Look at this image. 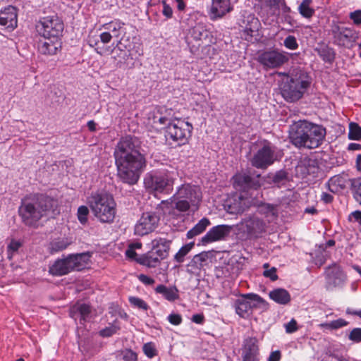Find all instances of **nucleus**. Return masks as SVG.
Instances as JSON below:
<instances>
[{"mask_svg":"<svg viewBox=\"0 0 361 361\" xmlns=\"http://www.w3.org/2000/svg\"><path fill=\"white\" fill-rule=\"evenodd\" d=\"M117 178L123 183L135 185L147 166L146 152L134 135L121 137L114 151Z\"/></svg>","mask_w":361,"mask_h":361,"instance_id":"obj_1","label":"nucleus"},{"mask_svg":"<svg viewBox=\"0 0 361 361\" xmlns=\"http://www.w3.org/2000/svg\"><path fill=\"white\" fill-rule=\"evenodd\" d=\"M260 176L252 177L247 174H238L233 177V186L241 191L240 194H233L226 198L223 204L229 214H237L255 203L261 187Z\"/></svg>","mask_w":361,"mask_h":361,"instance_id":"obj_2","label":"nucleus"},{"mask_svg":"<svg viewBox=\"0 0 361 361\" xmlns=\"http://www.w3.org/2000/svg\"><path fill=\"white\" fill-rule=\"evenodd\" d=\"M25 224H32L43 216L54 217L59 213L58 201L44 194H34L22 200L18 209Z\"/></svg>","mask_w":361,"mask_h":361,"instance_id":"obj_3","label":"nucleus"},{"mask_svg":"<svg viewBox=\"0 0 361 361\" xmlns=\"http://www.w3.org/2000/svg\"><path fill=\"white\" fill-rule=\"evenodd\" d=\"M326 133L322 126L300 120L290 126L289 139L296 147L314 149L322 145Z\"/></svg>","mask_w":361,"mask_h":361,"instance_id":"obj_4","label":"nucleus"},{"mask_svg":"<svg viewBox=\"0 0 361 361\" xmlns=\"http://www.w3.org/2000/svg\"><path fill=\"white\" fill-rule=\"evenodd\" d=\"M311 84L309 74L302 70L294 71L281 84V92L285 100L294 102L302 97Z\"/></svg>","mask_w":361,"mask_h":361,"instance_id":"obj_5","label":"nucleus"},{"mask_svg":"<svg viewBox=\"0 0 361 361\" xmlns=\"http://www.w3.org/2000/svg\"><path fill=\"white\" fill-rule=\"evenodd\" d=\"M87 204L100 222H113L116 214V202L111 195L105 192H92L87 199Z\"/></svg>","mask_w":361,"mask_h":361,"instance_id":"obj_6","label":"nucleus"},{"mask_svg":"<svg viewBox=\"0 0 361 361\" xmlns=\"http://www.w3.org/2000/svg\"><path fill=\"white\" fill-rule=\"evenodd\" d=\"M172 199L177 210L195 212L199 208L202 193L197 186L183 184L178 188Z\"/></svg>","mask_w":361,"mask_h":361,"instance_id":"obj_7","label":"nucleus"},{"mask_svg":"<svg viewBox=\"0 0 361 361\" xmlns=\"http://www.w3.org/2000/svg\"><path fill=\"white\" fill-rule=\"evenodd\" d=\"M90 257L89 252L69 254L55 260L49 266V273L54 276H62L72 271L82 270L90 261Z\"/></svg>","mask_w":361,"mask_h":361,"instance_id":"obj_8","label":"nucleus"},{"mask_svg":"<svg viewBox=\"0 0 361 361\" xmlns=\"http://www.w3.org/2000/svg\"><path fill=\"white\" fill-rule=\"evenodd\" d=\"M265 300L255 293L241 295L234 301L233 307L235 313L241 318L247 319L252 314L254 309L265 307Z\"/></svg>","mask_w":361,"mask_h":361,"instance_id":"obj_9","label":"nucleus"},{"mask_svg":"<svg viewBox=\"0 0 361 361\" xmlns=\"http://www.w3.org/2000/svg\"><path fill=\"white\" fill-rule=\"evenodd\" d=\"M192 129L189 122L177 119L167 128L166 137L177 142L178 145H185L191 137Z\"/></svg>","mask_w":361,"mask_h":361,"instance_id":"obj_10","label":"nucleus"},{"mask_svg":"<svg viewBox=\"0 0 361 361\" xmlns=\"http://www.w3.org/2000/svg\"><path fill=\"white\" fill-rule=\"evenodd\" d=\"M330 34L334 44L348 49L353 47L357 38V34L353 29L335 23L331 27Z\"/></svg>","mask_w":361,"mask_h":361,"instance_id":"obj_11","label":"nucleus"},{"mask_svg":"<svg viewBox=\"0 0 361 361\" xmlns=\"http://www.w3.org/2000/svg\"><path fill=\"white\" fill-rule=\"evenodd\" d=\"M146 188L158 192L169 193L172 190L173 180L164 173H149L144 178Z\"/></svg>","mask_w":361,"mask_h":361,"instance_id":"obj_12","label":"nucleus"},{"mask_svg":"<svg viewBox=\"0 0 361 361\" xmlns=\"http://www.w3.org/2000/svg\"><path fill=\"white\" fill-rule=\"evenodd\" d=\"M276 160L275 147L269 142L264 141L254 154L251 159V164L257 169H265L274 164Z\"/></svg>","mask_w":361,"mask_h":361,"instance_id":"obj_13","label":"nucleus"},{"mask_svg":"<svg viewBox=\"0 0 361 361\" xmlns=\"http://www.w3.org/2000/svg\"><path fill=\"white\" fill-rule=\"evenodd\" d=\"M288 61V57L283 51L278 49H269L259 53L257 61L265 68H276Z\"/></svg>","mask_w":361,"mask_h":361,"instance_id":"obj_14","label":"nucleus"},{"mask_svg":"<svg viewBox=\"0 0 361 361\" xmlns=\"http://www.w3.org/2000/svg\"><path fill=\"white\" fill-rule=\"evenodd\" d=\"M40 24L42 27L39 33L41 37L60 38L64 28L62 20L56 15L43 18Z\"/></svg>","mask_w":361,"mask_h":361,"instance_id":"obj_15","label":"nucleus"},{"mask_svg":"<svg viewBox=\"0 0 361 361\" xmlns=\"http://www.w3.org/2000/svg\"><path fill=\"white\" fill-rule=\"evenodd\" d=\"M259 214L264 219L254 214L245 219L241 226H265L267 223H274L278 218V209L276 206L265 204L259 209Z\"/></svg>","mask_w":361,"mask_h":361,"instance_id":"obj_16","label":"nucleus"},{"mask_svg":"<svg viewBox=\"0 0 361 361\" xmlns=\"http://www.w3.org/2000/svg\"><path fill=\"white\" fill-rule=\"evenodd\" d=\"M60 38L41 37L37 41V49L39 54L45 56L56 55L61 50Z\"/></svg>","mask_w":361,"mask_h":361,"instance_id":"obj_17","label":"nucleus"},{"mask_svg":"<svg viewBox=\"0 0 361 361\" xmlns=\"http://www.w3.org/2000/svg\"><path fill=\"white\" fill-rule=\"evenodd\" d=\"M324 274L327 286L329 287H342L347 280L345 273L342 268L336 263L327 267Z\"/></svg>","mask_w":361,"mask_h":361,"instance_id":"obj_18","label":"nucleus"},{"mask_svg":"<svg viewBox=\"0 0 361 361\" xmlns=\"http://www.w3.org/2000/svg\"><path fill=\"white\" fill-rule=\"evenodd\" d=\"M243 361H259V348L255 337H248L243 341L242 348Z\"/></svg>","mask_w":361,"mask_h":361,"instance_id":"obj_19","label":"nucleus"},{"mask_svg":"<svg viewBox=\"0 0 361 361\" xmlns=\"http://www.w3.org/2000/svg\"><path fill=\"white\" fill-rule=\"evenodd\" d=\"M351 180L345 173L332 176L326 183L328 189L333 193H339L351 186Z\"/></svg>","mask_w":361,"mask_h":361,"instance_id":"obj_20","label":"nucleus"},{"mask_svg":"<svg viewBox=\"0 0 361 361\" xmlns=\"http://www.w3.org/2000/svg\"><path fill=\"white\" fill-rule=\"evenodd\" d=\"M17 8L13 6H8L0 11V25L7 28L14 29L18 23Z\"/></svg>","mask_w":361,"mask_h":361,"instance_id":"obj_21","label":"nucleus"},{"mask_svg":"<svg viewBox=\"0 0 361 361\" xmlns=\"http://www.w3.org/2000/svg\"><path fill=\"white\" fill-rule=\"evenodd\" d=\"M231 227H212L201 238L200 243L205 245L216 241L224 240L229 234Z\"/></svg>","mask_w":361,"mask_h":361,"instance_id":"obj_22","label":"nucleus"},{"mask_svg":"<svg viewBox=\"0 0 361 361\" xmlns=\"http://www.w3.org/2000/svg\"><path fill=\"white\" fill-rule=\"evenodd\" d=\"M244 23H245V28L243 29L245 39L251 42L253 40H257L259 28L260 27L259 20L253 16H250Z\"/></svg>","mask_w":361,"mask_h":361,"instance_id":"obj_23","label":"nucleus"},{"mask_svg":"<svg viewBox=\"0 0 361 361\" xmlns=\"http://www.w3.org/2000/svg\"><path fill=\"white\" fill-rule=\"evenodd\" d=\"M171 240L157 238L152 241V250L160 259H165L169 255Z\"/></svg>","mask_w":361,"mask_h":361,"instance_id":"obj_24","label":"nucleus"},{"mask_svg":"<svg viewBox=\"0 0 361 361\" xmlns=\"http://www.w3.org/2000/svg\"><path fill=\"white\" fill-rule=\"evenodd\" d=\"M173 111L171 109L160 108L159 110L153 116V123L159 126L161 128H166L172 125L174 121H172Z\"/></svg>","mask_w":361,"mask_h":361,"instance_id":"obj_25","label":"nucleus"},{"mask_svg":"<svg viewBox=\"0 0 361 361\" xmlns=\"http://www.w3.org/2000/svg\"><path fill=\"white\" fill-rule=\"evenodd\" d=\"M317 171V166L314 160L304 159L301 160L295 167L296 176L304 178L308 175L314 174Z\"/></svg>","mask_w":361,"mask_h":361,"instance_id":"obj_26","label":"nucleus"},{"mask_svg":"<svg viewBox=\"0 0 361 361\" xmlns=\"http://www.w3.org/2000/svg\"><path fill=\"white\" fill-rule=\"evenodd\" d=\"M91 314V307L89 305L85 303H78L73 305L70 310V317L76 319L80 317V323L89 321Z\"/></svg>","mask_w":361,"mask_h":361,"instance_id":"obj_27","label":"nucleus"},{"mask_svg":"<svg viewBox=\"0 0 361 361\" xmlns=\"http://www.w3.org/2000/svg\"><path fill=\"white\" fill-rule=\"evenodd\" d=\"M233 10L231 0H212L211 13L214 18H220Z\"/></svg>","mask_w":361,"mask_h":361,"instance_id":"obj_28","label":"nucleus"},{"mask_svg":"<svg viewBox=\"0 0 361 361\" xmlns=\"http://www.w3.org/2000/svg\"><path fill=\"white\" fill-rule=\"evenodd\" d=\"M102 27L110 33H112V37L115 38L121 39L126 33L125 23L118 19L105 23Z\"/></svg>","mask_w":361,"mask_h":361,"instance_id":"obj_29","label":"nucleus"},{"mask_svg":"<svg viewBox=\"0 0 361 361\" xmlns=\"http://www.w3.org/2000/svg\"><path fill=\"white\" fill-rule=\"evenodd\" d=\"M73 238L72 236L55 238L50 242L49 245V251L51 254L61 252L73 244Z\"/></svg>","mask_w":361,"mask_h":361,"instance_id":"obj_30","label":"nucleus"},{"mask_svg":"<svg viewBox=\"0 0 361 361\" xmlns=\"http://www.w3.org/2000/svg\"><path fill=\"white\" fill-rule=\"evenodd\" d=\"M154 290L156 293L161 295L165 300L169 302H174L179 298V290L176 286H166L161 284L157 286Z\"/></svg>","mask_w":361,"mask_h":361,"instance_id":"obj_31","label":"nucleus"},{"mask_svg":"<svg viewBox=\"0 0 361 361\" xmlns=\"http://www.w3.org/2000/svg\"><path fill=\"white\" fill-rule=\"evenodd\" d=\"M161 260H164L163 259H160L154 250L152 249L148 251L147 253L142 255L138 258H137L136 261L143 265L146 266L147 267L154 268L156 267L159 264Z\"/></svg>","mask_w":361,"mask_h":361,"instance_id":"obj_32","label":"nucleus"},{"mask_svg":"<svg viewBox=\"0 0 361 361\" xmlns=\"http://www.w3.org/2000/svg\"><path fill=\"white\" fill-rule=\"evenodd\" d=\"M269 298L280 305H287L290 301V293L283 288H276L269 292Z\"/></svg>","mask_w":361,"mask_h":361,"instance_id":"obj_33","label":"nucleus"},{"mask_svg":"<svg viewBox=\"0 0 361 361\" xmlns=\"http://www.w3.org/2000/svg\"><path fill=\"white\" fill-rule=\"evenodd\" d=\"M159 221V216L153 212H145L136 226H155Z\"/></svg>","mask_w":361,"mask_h":361,"instance_id":"obj_34","label":"nucleus"},{"mask_svg":"<svg viewBox=\"0 0 361 361\" xmlns=\"http://www.w3.org/2000/svg\"><path fill=\"white\" fill-rule=\"evenodd\" d=\"M312 0H303L298 6L299 13L305 18H310L314 14V9L311 7Z\"/></svg>","mask_w":361,"mask_h":361,"instance_id":"obj_35","label":"nucleus"},{"mask_svg":"<svg viewBox=\"0 0 361 361\" xmlns=\"http://www.w3.org/2000/svg\"><path fill=\"white\" fill-rule=\"evenodd\" d=\"M195 243L191 242L182 246L173 256V260L179 264L183 263L185 261V257L191 251Z\"/></svg>","mask_w":361,"mask_h":361,"instance_id":"obj_36","label":"nucleus"},{"mask_svg":"<svg viewBox=\"0 0 361 361\" xmlns=\"http://www.w3.org/2000/svg\"><path fill=\"white\" fill-rule=\"evenodd\" d=\"M190 35L195 41H200L207 37V30L202 24L199 23L190 30Z\"/></svg>","mask_w":361,"mask_h":361,"instance_id":"obj_37","label":"nucleus"},{"mask_svg":"<svg viewBox=\"0 0 361 361\" xmlns=\"http://www.w3.org/2000/svg\"><path fill=\"white\" fill-rule=\"evenodd\" d=\"M318 55L325 62L332 63L335 59V52L332 48L324 47L317 49Z\"/></svg>","mask_w":361,"mask_h":361,"instance_id":"obj_38","label":"nucleus"},{"mask_svg":"<svg viewBox=\"0 0 361 361\" xmlns=\"http://www.w3.org/2000/svg\"><path fill=\"white\" fill-rule=\"evenodd\" d=\"M351 190L354 199L361 205V178L352 179Z\"/></svg>","mask_w":361,"mask_h":361,"instance_id":"obj_39","label":"nucleus"},{"mask_svg":"<svg viewBox=\"0 0 361 361\" xmlns=\"http://www.w3.org/2000/svg\"><path fill=\"white\" fill-rule=\"evenodd\" d=\"M330 255L331 254L329 251L324 248H321L319 246L314 257L315 264L321 267L326 262V259L330 257Z\"/></svg>","mask_w":361,"mask_h":361,"instance_id":"obj_40","label":"nucleus"},{"mask_svg":"<svg viewBox=\"0 0 361 361\" xmlns=\"http://www.w3.org/2000/svg\"><path fill=\"white\" fill-rule=\"evenodd\" d=\"M348 138L352 140H361V127L356 123L349 124Z\"/></svg>","mask_w":361,"mask_h":361,"instance_id":"obj_41","label":"nucleus"},{"mask_svg":"<svg viewBox=\"0 0 361 361\" xmlns=\"http://www.w3.org/2000/svg\"><path fill=\"white\" fill-rule=\"evenodd\" d=\"M117 361H137V355L132 350H124L116 356Z\"/></svg>","mask_w":361,"mask_h":361,"instance_id":"obj_42","label":"nucleus"},{"mask_svg":"<svg viewBox=\"0 0 361 361\" xmlns=\"http://www.w3.org/2000/svg\"><path fill=\"white\" fill-rule=\"evenodd\" d=\"M348 324L343 319H338L336 320L331 321V322L322 324L321 326L328 329H338L339 328L347 326Z\"/></svg>","mask_w":361,"mask_h":361,"instance_id":"obj_43","label":"nucleus"},{"mask_svg":"<svg viewBox=\"0 0 361 361\" xmlns=\"http://www.w3.org/2000/svg\"><path fill=\"white\" fill-rule=\"evenodd\" d=\"M23 243L20 240L11 239L10 243L7 246L8 257L11 259L13 255L18 252L19 248L22 246Z\"/></svg>","mask_w":361,"mask_h":361,"instance_id":"obj_44","label":"nucleus"},{"mask_svg":"<svg viewBox=\"0 0 361 361\" xmlns=\"http://www.w3.org/2000/svg\"><path fill=\"white\" fill-rule=\"evenodd\" d=\"M119 326H117L115 323L109 324V326L102 329L99 331V334L102 337H110L112 335L115 334L118 330H119Z\"/></svg>","mask_w":361,"mask_h":361,"instance_id":"obj_45","label":"nucleus"},{"mask_svg":"<svg viewBox=\"0 0 361 361\" xmlns=\"http://www.w3.org/2000/svg\"><path fill=\"white\" fill-rule=\"evenodd\" d=\"M89 215V209L87 206L82 205L78 209L77 216L81 224H85L87 222Z\"/></svg>","mask_w":361,"mask_h":361,"instance_id":"obj_46","label":"nucleus"},{"mask_svg":"<svg viewBox=\"0 0 361 361\" xmlns=\"http://www.w3.org/2000/svg\"><path fill=\"white\" fill-rule=\"evenodd\" d=\"M283 45L290 50H296L299 47L297 39L293 35L287 36L283 41Z\"/></svg>","mask_w":361,"mask_h":361,"instance_id":"obj_47","label":"nucleus"},{"mask_svg":"<svg viewBox=\"0 0 361 361\" xmlns=\"http://www.w3.org/2000/svg\"><path fill=\"white\" fill-rule=\"evenodd\" d=\"M143 352L147 357L152 358L157 355V352L153 343H147L143 345Z\"/></svg>","mask_w":361,"mask_h":361,"instance_id":"obj_48","label":"nucleus"},{"mask_svg":"<svg viewBox=\"0 0 361 361\" xmlns=\"http://www.w3.org/2000/svg\"><path fill=\"white\" fill-rule=\"evenodd\" d=\"M129 302L132 305L143 310H147L149 308L148 305L142 299L137 297H130Z\"/></svg>","mask_w":361,"mask_h":361,"instance_id":"obj_49","label":"nucleus"},{"mask_svg":"<svg viewBox=\"0 0 361 361\" xmlns=\"http://www.w3.org/2000/svg\"><path fill=\"white\" fill-rule=\"evenodd\" d=\"M348 339L355 343L361 342V328H354L348 335Z\"/></svg>","mask_w":361,"mask_h":361,"instance_id":"obj_50","label":"nucleus"},{"mask_svg":"<svg viewBox=\"0 0 361 361\" xmlns=\"http://www.w3.org/2000/svg\"><path fill=\"white\" fill-rule=\"evenodd\" d=\"M212 255L211 252H202L200 254L196 255L194 257V261L195 263H199L200 266L203 265V263L207 261L209 257Z\"/></svg>","mask_w":361,"mask_h":361,"instance_id":"obj_51","label":"nucleus"},{"mask_svg":"<svg viewBox=\"0 0 361 361\" xmlns=\"http://www.w3.org/2000/svg\"><path fill=\"white\" fill-rule=\"evenodd\" d=\"M276 271L277 269L276 267H271L269 269H265L263 271V276L266 278L270 279L272 281H275L278 279Z\"/></svg>","mask_w":361,"mask_h":361,"instance_id":"obj_52","label":"nucleus"},{"mask_svg":"<svg viewBox=\"0 0 361 361\" xmlns=\"http://www.w3.org/2000/svg\"><path fill=\"white\" fill-rule=\"evenodd\" d=\"M287 180V173L284 171H277L273 176V181L275 183H281Z\"/></svg>","mask_w":361,"mask_h":361,"instance_id":"obj_53","label":"nucleus"},{"mask_svg":"<svg viewBox=\"0 0 361 361\" xmlns=\"http://www.w3.org/2000/svg\"><path fill=\"white\" fill-rule=\"evenodd\" d=\"M205 228H206V227H192L187 233L188 238L190 239L197 235H200V233H202L204 231Z\"/></svg>","mask_w":361,"mask_h":361,"instance_id":"obj_54","label":"nucleus"},{"mask_svg":"<svg viewBox=\"0 0 361 361\" xmlns=\"http://www.w3.org/2000/svg\"><path fill=\"white\" fill-rule=\"evenodd\" d=\"M349 18L353 21L355 25L361 24V10H356L353 12L350 13Z\"/></svg>","mask_w":361,"mask_h":361,"instance_id":"obj_55","label":"nucleus"},{"mask_svg":"<svg viewBox=\"0 0 361 361\" xmlns=\"http://www.w3.org/2000/svg\"><path fill=\"white\" fill-rule=\"evenodd\" d=\"M161 4L163 5L162 14L167 18H171L173 16L172 8L164 0L161 1Z\"/></svg>","mask_w":361,"mask_h":361,"instance_id":"obj_56","label":"nucleus"},{"mask_svg":"<svg viewBox=\"0 0 361 361\" xmlns=\"http://www.w3.org/2000/svg\"><path fill=\"white\" fill-rule=\"evenodd\" d=\"M286 331L288 334H292L297 331L298 325L297 322L294 319H292L289 322L284 324Z\"/></svg>","mask_w":361,"mask_h":361,"instance_id":"obj_57","label":"nucleus"},{"mask_svg":"<svg viewBox=\"0 0 361 361\" xmlns=\"http://www.w3.org/2000/svg\"><path fill=\"white\" fill-rule=\"evenodd\" d=\"M348 220L352 224L357 223L361 226V212H352L348 216Z\"/></svg>","mask_w":361,"mask_h":361,"instance_id":"obj_58","label":"nucleus"},{"mask_svg":"<svg viewBox=\"0 0 361 361\" xmlns=\"http://www.w3.org/2000/svg\"><path fill=\"white\" fill-rule=\"evenodd\" d=\"M168 321L173 325H179L182 322V317L179 314H170L168 316Z\"/></svg>","mask_w":361,"mask_h":361,"instance_id":"obj_59","label":"nucleus"},{"mask_svg":"<svg viewBox=\"0 0 361 361\" xmlns=\"http://www.w3.org/2000/svg\"><path fill=\"white\" fill-rule=\"evenodd\" d=\"M264 6L272 8L279 6V0H260Z\"/></svg>","mask_w":361,"mask_h":361,"instance_id":"obj_60","label":"nucleus"},{"mask_svg":"<svg viewBox=\"0 0 361 361\" xmlns=\"http://www.w3.org/2000/svg\"><path fill=\"white\" fill-rule=\"evenodd\" d=\"M138 279L142 283L145 285H152L155 282L152 278L145 274H140Z\"/></svg>","mask_w":361,"mask_h":361,"instance_id":"obj_61","label":"nucleus"},{"mask_svg":"<svg viewBox=\"0 0 361 361\" xmlns=\"http://www.w3.org/2000/svg\"><path fill=\"white\" fill-rule=\"evenodd\" d=\"M99 37L102 42L106 44L110 42L113 37L109 32H104L100 34Z\"/></svg>","mask_w":361,"mask_h":361,"instance_id":"obj_62","label":"nucleus"},{"mask_svg":"<svg viewBox=\"0 0 361 361\" xmlns=\"http://www.w3.org/2000/svg\"><path fill=\"white\" fill-rule=\"evenodd\" d=\"M282 18L283 21L287 23L291 27L295 26L296 21L294 20L290 13L283 14L282 15Z\"/></svg>","mask_w":361,"mask_h":361,"instance_id":"obj_63","label":"nucleus"},{"mask_svg":"<svg viewBox=\"0 0 361 361\" xmlns=\"http://www.w3.org/2000/svg\"><path fill=\"white\" fill-rule=\"evenodd\" d=\"M281 357V352L279 350H275L270 353L267 361H279Z\"/></svg>","mask_w":361,"mask_h":361,"instance_id":"obj_64","label":"nucleus"}]
</instances>
